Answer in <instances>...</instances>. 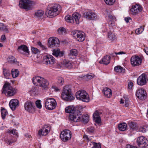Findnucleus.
I'll return each instance as SVG.
<instances>
[{"label":"nucleus","instance_id":"obj_43","mask_svg":"<svg viewBox=\"0 0 148 148\" xmlns=\"http://www.w3.org/2000/svg\"><path fill=\"white\" fill-rule=\"evenodd\" d=\"M58 32L60 35H64L66 33V30L65 28L60 27L58 30Z\"/></svg>","mask_w":148,"mask_h":148},{"label":"nucleus","instance_id":"obj_28","mask_svg":"<svg viewBox=\"0 0 148 148\" xmlns=\"http://www.w3.org/2000/svg\"><path fill=\"white\" fill-rule=\"evenodd\" d=\"M103 92L105 96L108 98H110L112 96L111 90L109 88H106L103 89Z\"/></svg>","mask_w":148,"mask_h":148},{"label":"nucleus","instance_id":"obj_22","mask_svg":"<svg viewBox=\"0 0 148 148\" xmlns=\"http://www.w3.org/2000/svg\"><path fill=\"white\" fill-rule=\"evenodd\" d=\"M9 105L11 109L14 110L19 106V102L17 99H13L10 101Z\"/></svg>","mask_w":148,"mask_h":148},{"label":"nucleus","instance_id":"obj_18","mask_svg":"<svg viewBox=\"0 0 148 148\" xmlns=\"http://www.w3.org/2000/svg\"><path fill=\"white\" fill-rule=\"evenodd\" d=\"M55 62L54 58L51 55H47L45 56L43 61L44 63L49 65L53 64Z\"/></svg>","mask_w":148,"mask_h":148},{"label":"nucleus","instance_id":"obj_57","mask_svg":"<svg viewBox=\"0 0 148 148\" xmlns=\"http://www.w3.org/2000/svg\"><path fill=\"white\" fill-rule=\"evenodd\" d=\"M38 45L40 46L41 47H42L43 50L46 49V47L42 45L41 43L40 42H38L37 43Z\"/></svg>","mask_w":148,"mask_h":148},{"label":"nucleus","instance_id":"obj_61","mask_svg":"<svg viewBox=\"0 0 148 148\" xmlns=\"http://www.w3.org/2000/svg\"><path fill=\"white\" fill-rule=\"evenodd\" d=\"M114 54L115 55H120L123 54H125V53L123 51H120L119 52H114Z\"/></svg>","mask_w":148,"mask_h":148},{"label":"nucleus","instance_id":"obj_32","mask_svg":"<svg viewBox=\"0 0 148 148\" xmlns=\"http://www.w3.org/2000/svg\"><path fill=\"white\" fill-rule=\"evenodd\" d=\"M3 72L4 77L5 78H9L10 75V71L8 69L4 68L3 69Z\"/></svg>","mask_w":148,"mask_h":148},{"label":"nucleus","instance_id":"obj_4","mask_svg":"<svg viewBox=\"0 0 148 148\" xmlns=\"http://www.w3.org/2000/svg\"><path fill=\"white\" fill-rule=\"evenodd\" d=\"M32 82L34 85L45 88L47 87L49 84L47 80L38 76L33 78Z\"/></svg>","mask_w":148,"mask_h":148},{"label":"nucleus","instance_id":"obj_25","mask_svg":"<svg viewBox=\"0 0 148 148\" xmlns=\"http://www.w3.org/2000/svg\"><path fill=\"white\" fill-rule=\"evenodd\" d=\"M63 66L68 69H71L73 67V63L69 60H64L62 62Z\"/></svg>","mask_w":148,"mask_h":148},{"label":"nucleus","instance_id":"obj_26","mask_svg":"<svg viewBox=\"0 0 148 148\" xmlns=\"http://www.w3.org/2000/svg\"><path fill=\"white\" fill-rule=\"evenodd\" d=\"M111 57L110 56L107 55L104 56L99 62L105 65L108 64L110 62Z\"/></svg>","mask_w":148,"mask_h":148},{"label":"nucleus","instance_id":"obj_63","mask_svg":"<svg viewBox=\"0 0 148 148\" xmlns=\"http://www.w3.org/2000/svg\"><path fill=\"white\" fill-rule=\"evenodd\" d=\"M125 106L127 107L129 106V102H125Z\"/></svg>","mask_w":148,"mask_h":148},{"label":"nucleus","instance_id":"obj_23","mask_svg":"<svg viewBox=\"0 0 148 148\" xmlns=\"http://www.w3.org/2000/svg\"><path fill=\"white\" fill-rule=\"evenodd\" d=\"M18 50L22 54L29 55V51L27 47L25 45H21L18 47Z\"/></svg>","mask_w":148,"mask_h":148},{"label":"nucleus","instance_id":"obj_12","mask_svg":"<svg viewBox=\"0 0 148 148\" xmlns=\"http://www.w3.org/2000/svg\"><path fill=\"white\" fill-rule=\"evenodd\" d=\"M148 141L147 138L143 136L138 137L137 139V143L138 146L140 148H143L147 147L148 144Z\"/></svg>","mask_w":148,"mask_h":148},{"label":"nucleus","instance_id":"obj_38","mask_svg":"<svg viewBox=\"0 0 148 148\" xmlns=\"http://www.w3.org/2000/svg\"><path fill=\"white\" fill-rule=\"evenodd\" d=\"M65 19L67 22L73 23H74V21L72 16L68 15L65 17Z\"/></svg>","mask_w":148,"mask_h":148},{"label":"nucleus","instance_id":"obj_1","mask_svg":"<svg viewBox=\"0 0 148 148\" xmlns=\"http://www.w3.org/2000/svg\"><path fill=\"white\" fill-rule=\"evenodd\" d=\"M61 10V7L58 4L50 5L48 8L47 12L48 16L51 18L58 15Z\"/></svg>","mask_w":148,"mask_h":148},{"label":"nucleus","instance_id":"obj_54","mask_svg":"<svg viewBox=\"0 0 148 148\" xmlns=\"http://www.w3.org/2000/svg\"><path fill=\"white\" fill-rule=\"evenodd\" d=\"M108 21L109 20H113V21H116V19L111 14H109L108 16Z\"/></svg>","mask_w":148,"mask_h":148},{"label":"nucleus","instance_id":"obj_60","mask_svg":"<svg viewBox=\"0 0 148 148\" xmlns=\"http://www.w3.org/2000/svg\"><path fill=\"white\" fill-rule=\"evenodd\" d=\"M143 50L148 55V47H145V48L143 49Z\"/></svg>","mask_w":148,"mask_h":148},{"label":"nucleus","instance_id":"obj_15","mask_svg":"<svg viewBox=\"0 0 148 148\" xmlns=\"http://www.w3.org/2000/svg\"><path fill=\"white\" fill-rule=\"evenodd\" d=\"M136 95L139 99L144 100L147 98V93L146 91L143 89H139L137 90Z\"/></svg>","mask_w":148,"mask_h":148},{"label":"nucleus","instance_id":"obj_6","mask_svg":"<svg viewBox=\"0 0 148 148\" xmlns=\"http://www.w3.org/2000/svg\"><path fill=\"white\" fill-rule=\"evenodd\" d=\"M77 99L85 102H88L89 100L88 95L84 90H80L78 91L76 93Z\"/></svg>","mask_w":148,"mask_h":148},{"label":"nucleus","instance_id":"obj_35","mask_svg":"<svg viewBox=\"0 0 148 148\" xmlns=\"http://www.w3.org/2000/svg\"><path fill=\"white\" fill-rule=\"evenodd\" d=\"M108 37L112 41H113L116 40V36L110 32H108Z\"/></svg>","mask_w":148,"mask_h":148},{"label":"nucleus","instance_id":"obj_33","mask_svg":"<svg viewBox=\"0 0 148 148\" xmlns=\"http://www.w3.org/2000/svg\"><path fill=\"white\" fill-rule=\"evenodd\" d=\"M127 125L125 123H121L119 124L118 126L119 130L122 131L125 130L127 129Z\"/></svg>","mask_w":148,"mask_h":148},{"label":"nucleus","instance_id":"obj_13","mask_svg":"<svg viewBox=\"0 0 148 148\" xmlns=\"http://www.w3.org/2000/svg\"><path fill=\"white\" fill-rule=\"evenodd\" d=\"M19 5L20 8L29 10L31 8L32 3L31 1L28 0H20Z\"/></svg>","mask_w":148,"mask_h":148},{"label":"nucleus","instance_id":"obj_51","mask_svg":"<svg viewBox=\"0 0 148 148\" xmlns=\"http://www.w3.org/2000/svg\"><path fill=\"white\" fill-rule=\"evenodd\" d=\"M94 128L92 127H89L87 129V131L89 133H93L94 132Z\"/></svg>","mask_w":148,"mask_h":148},{"label":"nucleus","instance_id":"obj_7","mask_svg":"<svg viewBox=\"0 0 148 148\" xmlns=\"http://www.w3.org/2000/svg\"><path fill=\"white\" fill-rule=\"evenodd\" d=\"M45 106L46 108L48 110H53L54 109L57 105L56 100L52 98H48L45 101Z\"/></svg>","mask_w":148,"mask_h":148},{"label":"nucleus","instance_id":"obj_42","mask_svg":"<svg viewBox=\"0 0 148 148\" xmlns=\"http://www.w3.org/2000/svg\"><path fill=\"white\" fill-rule=\"evenodd\" d=\"M11 72L12 76L14 78L17 77L19 74V71L17 69L12 70Z\"/></svg>","mask_w":148,"mask_h":148},{"label":"nucleus","instance_id":"obj_39","mask_svg":"<svg viewBox=\"0 0 148 148\" xmlns=\"http://www.w3.org/2000/svg\"><path fill=\"white\" fill-rule=\"evenodd\" d=\"M1 117L3 119H4L5 116L8 114V112L6 109L2 108L1 109Z\"/></svg>","mask_w":148,"mask_h":148},{"label":"nucleus","instance_id":"obj_36","mask_svg":"<svg viewBox=\"0 0 148 148\" xmlns=\"http://www.w3.org/2000/svg\"><path fill=\"white\" fill-rule=\"evenodd\" d=\"M114 70L115 72L119 73H124L125 71V69L122 67L119 66L115 67Z\"/></svg>","mask_w":148,"mask_h":148},{"label":"nucleus","instance_id":"obj_19","mask_svg":"<svg viewBox=\"0 0 148 148\" xmlns=\"http://www.w3.org/2000/svg\"><path fill=\"white\" fill-rule=\"evenodd\" d=\"M130 61L131 64L134 66H139L142 60L136 56H133L131 58Z\"/></svg>","mask_w":148,"mask_h":148},{"label":"nucleus","instance_id":"obj_34","mask_svg":"<svg viewBox=\"0 0 148 148\" xmlns=\"http://www.w3.org/2000/svg\"><path fill=\"white\" fill-rule=\"evenodd\" d=\"M16 141V139L13 136H12L5 140V142L8 144L10 145Z\"/></svg>","mask_w":148,"mask_h":148},{"label":"nucleus","instance_id":"obj_56","mask_svg":"<svg viewBox=\"0 0 148 148\" xmlns=\"http://www.w3.org/2000/svg\"><path fill=\"white\" fill-rule=\"evenodd\" d=\"M146 129L145 127H141L140 128L139 131L144 133L146 132Z\"/></svg>","mask_w":148,"mask_h":148},{"label":"nucleus","instance_id":"obj_52","mask_svg":"<svg viewBox=\"0 0 148 148\" xmlns=\"http://www.w3.org/2000/svg\"><path fill=\"white\" fill-rule=\"evenodd\" d=\"M9 133H10L13 134V135H17V134L16 130L14 129H13L11 130H10L8 131Z\"/></svg>","mask_w":148,"mask_h":148},{"label":"nucleus","instance_id":"obj_31","mask_svg":"<svg viewBox=\"0 0 148 148\" xmlns=\"http://www.w3.org/2000/svg\"><path fill=\"white\" fill-rule=\"evenodd\" d=\"M72 16L74 20H75L76 23L78 24L79 23V19L80 17V15L77 13H75L73 14Z\"/></svg>","mask_w":148,"mask_h":148},{"label":"nucleus","instance_id":"obj_44","mask_svg":"<svg viewBox=\"0 0 148 148\" xmlns=\"http://www.w3.org/2000/svg\"><path fill=\"white\" fill-rule=\"evenodd\" d=\"M94 77V75L93 74L89 73L86 75L84 76V77L86 79L89 80L92 79Z\"/></svg>","mask_w":148,"mask_h":148},{"label":"nucleus","instance_id":"obj_9","mask_svg":"<svg viewBox=\"0 0 148 148\" xmlns=\"http://www.w3.org/2000/svg\"><path fill=\"white\" fill-rule=\"evenodd\" d=\"M60 137L63 141L66 142L71 138V132L68 130H64L61 132Z\"/></svg>","mask_w":148,"mask_h":148},{"label":"nucleus","instance_id":"obj_24","mask_svg":"<svg viewBox=\"0 0 148 148\" xmlns=\"http://www.w3.org/2000/svg\"><path fill=\"white\" fill-rule=\"evenodd\" d=\"M101 114V113L99 112L98 111H96L93 114V119L96 123H99L101 122V119L100 115Z\"/></svg>","mask_w":148,"mask_h":148},{"label":"nucleus","instance_id":"obj_8","mask_svg":"<svg viewBox=\"0 0 148 148\" xmlns=\"http://www.w3.org/2000/svg\"><path fill=\"white\" fill-rule=\"evenodd\" d=\"M72 34L73 36L76 38L77 40L79 42L83 41L85 39V34L82 31L76 30L73 31Z\"/></svg>","mask_w":148,"mask_h":148},{"label":"nucleus","instance_id":"obj_17","mask_svg":"<svg viewBox=\"0 0 148 148\" xmlns=\"http://www.w3.org/2000/svg\"><path fill=\"white\" fill-rule=\"evenodd\" d=\"M148 81V78L146 75L142 74L137 79V83L139 85L143 86L146 84Z\"/></svg>","mask_w":148,"mask_h":148},{"label":"nucleus","instance_id":"obj_11","mask_svg":"<svg viewBox=\"0 0 148 148\" xmlns=\"http://www.w3.org/2000/svg\"><path fill=\"white\" fill-rule=\"evenodd\" d=\"M66 113H69V119L70 121H73V120L71 119V116L72 115H76L78 114V113H80V111L78 110L75 109L72 106H69L66 107L65 110Z\"/></svg>","mask_w":148,"mask_h":148},{"label":"nucleus","instance_id":"obj_3","mask_svg":"<svg viewBox=\"0 0 148 148\" xmlns=\"http://www.w3.org/2000/svg\"><path fill=\"white\" fill-rule=\"evenodd\" d=\"M71 89L69 85H66L64 87L61 95L62 99L66 101H70L75 99L72 95Z\"/></svg>","mask_w":148,"mask_h":148},{"label":"nucleus","instance_id":"obj_55","mask_svg":"<svg viewBox=\"0 0 148 148\" xmlns=\"http://www.w3.org/2000/svg\"><path fill=\"white\" fill-rule=\"evenodd\" d=\"M128 88L129 89H131L133 86V82H129L128 83Z\"/></svg>","mask_w":148,"mask_h":148},{"label":"nucleus","instance_id":"obj_29","mask_svg":"<svg viewBox=\"0 0 148 148\" xmlns=\"http://www.w3.org/2000/svg\"><path fill=\"white\" fill-rule=\"evenodd\" d=\"M129 125L131 130L134 131L136 130L137 131H138V126L136 123L131 122L129 123Z\"/></svg>","mask_w":148,"mask_h":148},{"label":"nucleus","instance_id":"obj_21","mask_svg":"<svg viewBox=\"0 0 148 148\" xmlns=\"http://www.w3.org/2000/svg\"><path fill=\"white\" fill-rule=\"evenodd\" d=\"M24 108L25 110L30 112L34 110V103L30 101H27L25 103Z\"/></svg>","mask_w":148,"mask_h":148},{"label":"nucleus","instance_id":"obj_37","mask_svg":"<svg viewBox=\"0 0 148 148\" xmlns=\"http://www.w3.org/2000/svg\"><path fill=\"white\" fill-rule=\"evenodd\" d=\"M8 62L10 63H15L18 64V62L17 61L16 59L13 56H10L9 57Z\"/></svg>","mask_w":148,"mask_h":148},{"label":"nucleus","instance_id":"obj_10","mask_svg":"<svg viewBox=\"0 0 148 148\" xmlns=\"http://www.w3.org/2000/svg\"><path fill=\"white\" fill-rule=\"evenodd\" d=\"M143 10L142 7L139 4L133 5L130 9L131 14L134 16H138Z\"/></svg>","mask_w":148,"mask_h":148},{"label":"nucleus","instance_id":"obj_41","mask_svg":"<svg viewBox=\"0 0 148 148\" xmlns=\"http://www.w3.org/2000/svg\"><path fill=\"white\" fill-rule=\"evenodd\" d=\"M0 31H4L6 33L8 32V30L7 26H5L3 24L0 23Z\"/></svg>","mask_w":148,"mask_h":148},{"label":"nucleus","instance_id":"obj_53","mask_svg":"<svg viewBox=\"0 0 148 148\" xmlns=\"http://www.w3.org/2000/svg\"><path fill=\"white\" fill-rule=\"evenodd\" d=\"M113 21V20H109L108 21V24L110 25L111 26V27H113L115 26V21Z\"/></svg>","mask_w":148,"mask_h":148},{"label":"nucleus","instance_id":"obj_64","mask_svg":"<svg viewBox=\"0 0 148 148\" xmlns=\"http://www.w3.org/2000/svg\"><path fill=\"white\" fill-rule=\"evenodd\" d=\"M1 40H5V36L4 35H2L1 38Z\"/></svg>","mask_w":148,"mask_h":148},{"label":"nucleus","instance_id":"obj_59","mask_svg":"<svg viewBox=\"0 0 148 148\" xmlns=\"http://www.w3.org/2000/svg\"><path fill=\"white\" fill-rule=\"evenodd\" d=\"M125 20L126 23H127L129 22L130 21H132V18L130 17H127L125 18Z\"/></svg>","mask_w":148,"mask_h":148},{"label":"nucleus","instance_id":"obj_62","mask_svg":"<svg viewBox=\"0 0 148 148\" xmlns=\"http://www.w3.org/2000/svg\"><path fill=\"white\" fill-rule=\"evenodd\" d=\"M52 87L56 91H60L59 89L55 86H53Z\"/></svg>","mask_w":148,"mask_h":148},{"label":"nucleus","instance_id":"obj_46","mask_svg":"<svg viewBox=\"0 0 148 148\" xmlns=\"http://www.w3.org/2000/svg\"><path fill=\"white\" fill-rule=\"evenodd\" d=\"M144 29L143 27L141 26L140 27L136 29L135 33L137 34H141L143 31Z\"/></svg>","mask_w":148,"mask_h":148},{"label":"nucleus","instance_id":"obj_45","mask_svg":"<svg viewBox=\"0 0 148 148\" xmlns=\"http://www.w3.org/2000/svg\"><path fill=\"white\" fill-rule=\"evenodd\" d=\"M64 83V79L62 77H59L58 79L57 83L59 86L62 85Z\"/></svg>","mask_w":148,"mask_h":148},{"label":"nucleus","instance_id":"obj_47","mask_svg":"<svg viewBox=\"0 0 148 148\" xmlns=\"http://www.w3.org/2000/svg\"><path fill=\"white\" fill-rule=\"evenodd\" d=\"M106 3L109 5L113 4L115 1V0H104Z\"/></svg>","mask_w":148,"mask_h":148},{"label":"nucleus","instance_id":"obj_30","mask_svg":"<svg viewBox=\"0 0 148 148\" xmlns=\"http://www.w3.org/2000/svg\"><path fill=\"white\" fill-rule=\"evenodd\" d=\"M78 52L77 49H73L70 51V53L69 54V57L71 58H73L76 56L77 55Z\"/></svg>","mask_w":148,"mask_h":148},{"label":"nucleus","instance_id":"obj_2","mask_svg":"<svg viewBox=\"0 0 148 148\" xmlns=\"http://www.w3.org/2000/svg\"><path fill=\"white\" fill-rule=\"evenodd\" d=\"M2 90V93L9 97L14 95L17 92V90L11 86L8 82L5 83L3 86Z\"/></svg>","mask_w":148,"mask_h":148},{"label":"nucleus","instance_id":"obj_58","mask_svg":"<svg viewBox=\"0 0 148 148\" xmlns=\"http://www.w3.org/2000/svg\"><path fill=\"white\" fill-rule=\"evenodd\" d=\"M126 148H138L136 147L132 146L130 144H127L126 146Z\"/></svg>","mask_w":148,"mask_h":148},{"label":"nucleus","instance_id":"obj_40","mask_svg":"<svg viewBox=\"0 0 148 148\" xmlns=\"http://www.w3.org/2000/svg\"><path fill=\"white\" fill-rule=\"evenodd\" d=\"M44 14V12L42 10H38L36 12L35 14V16L38 18L41 17Z\"/></svg>","mask_w":148,"mask_h":148},{"label":"nucleus","instance_id":"obj_14","mask_svg":"<svg viewBox=\"0 0 148 148\" xmlns=\"http://www.w3.org/2000/svg\"><path fill=\"white\" fill-rule=\"evenodd\" d=\"M48 45L51 48L57 47L60 43L59 39L56 37H51L49 38L48 41Z\"/></svg>","mask_w":148,"mask_h":148},{"label":"nucleus","instance_id":"obj_20","mask_svg":"<svg viewBox=\"0 0 148 148\" xmlns=\"http://www.w3.org/2000/svg\"><path fill=\"white\" fill-rule=\"evenodd\" d=\"M51 130V127L47 125H45L42 129L39 130L38 134L39 136H45L47 135Z\"/></svg>","mask_w":148,"mask_h":148},{"label":"nucleus","instance_id":"obj_5","mask_svg":"<svg viewBox=\"0 0 148 148\" xmlns=\"http://www.w3.org/2000/svg\"><path fill=\"white\" fill-rule=\"evenodd\" d=\"M71 119L73 120L75 122H79L80 121L84 123H87L89 121V116L87 114L82 115L80 112V113H78L77 115H72L71 116Z\"/></svg>","mask_w":148,"mask_h":148},{"label":"nucleus","instance_id":"obj_16","mask_svg":"<svg viewBox=\"0 0 148 148\" xmlns=\"http://www.w3.org/2000/svg\"><path fill=\"white\" fill-rule=\"evenodd\" d=\"M83 16L84 17L90 20H95L97 18L96 14L91 11L85 12L84 13Z\"/></svg>","mask_w":148,"mask_h":148},{"label":"nucleus","instance_id":"obj_48","mask_svg":"<svg viewBox=\"0 0 148 148\" xmlns=\"http://www.w3.org/2000/svg\"><path fill=\"white\" fill-rule=\"evenodd\" d=\"M92 144L93 145L92 148H101V144L99 143H97L95 142H93Z\"/></svg>","mask_w":148,"mask_h":148},{"label":"nucleus","instance_id":"obj_50","mask_svg":"<svg viewBox=\"0 0 148 148\" xmlns=\"http://www.w3.org/2000/svg\"><path fill=\"white\" fill-rule=\"evenodd\" d=\"M31 50L32 53L34 54H36L39 53V50L37 48L32 47Z\"/></svg>","mask_w":148,"mask_h":148},{"label":"nucleus","instance_id":"obj_27","mask_svg":"<svg viewBox=\"0 0 148 148\" xmlns=\"http://www.w3.org/2000/svg\"><path fill=\"white\" fill-rule=\"evenodd\" d=\"M52 54L56 57H61L63 56L64 53L63 52L60 51V49H54L53 50Z\"/></svg>","mask_w":148,"mask_h":148},{"label":"nucleus","instance_id":"obj_49","mask_svg":"<svg viewBox=\"0 0 148 148\" xmlns=\"http://www.w3.org/2000/svg\"><path fill=\"white\" fill-rule=\"evenodd\" d=\"M36 105L38 108H41L42 107V105L40 100H37L36 101Z\"/></svg>","mask_w":148,"mask_h":148}]
</instances>
